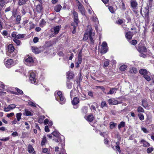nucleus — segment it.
<instances>
[{"mask_svg": "<svg viewBox=\"0 0 154 154\" xmlns=\"http://www.w3.org/2000/svg\"><path fill=\"white\" fill-rule=\"evenodd\" d=\"M14 50V47L13 45L12 44H9L6 49L7 55L10 57H14L15 55L13 53Z\"/></svg>", "mask_w": 154, "mask_h": 154, "instance_id": "obj_1", "label": "nucleus"}, {"mask_svg": "<svg viewBox=\"0 0 154 154\" xmlns=\"http://www.w3.org/2000/svg\"><path fill=\"white\" fill-rule=\"evenodd\" d=\"M57 94V96L56 97V100L61 104L65 103L66 101V99L63 95L62 92L59 91H58Z\"/></svg>", "mask_w": 154, "mask_h": 154, "instance_id": "obj_2", "label": "nucleus"}, {"mask_svg": "<svg viewBox=\"0 0 154 154\" xmlns=\"http://www.w3.org/2000/svg\"><path fill=\"white\" fill-rule=\"evenodd\" d=\"M24 62L27 65L31 66L34 63L32 57L30 56H26L24 58Z\"/></svg>", "mask_w": 154, "mask_h": 154, "instance_id": "obj_3", "label": "nucleus"}, {"mask_svg": "<svg viewBox=\"0 0 154 154\" xmlns=\"http://www.w3.org/2000/svg\"><path fill=\"white\" fill-rule=\"evenodd\" d=\"M29 79L31 83L35 85L37 84L35 79V74L34 72H32L30 73Z\"/></svg>", "mask_w": 154, "mask_h": 154, "instance_id": "obj_4", "label": "nucleus"}, {"mask_svg": "<svg viewBox=\"0 0 154 154\" xmlns=\"http://www.w3.org/2000/svg\"><path fill=\"white\" fill-rule=\"evenodd\" d=\"M137 51L140 53H146L147 51V49L146 47L142 45V44H139L137 47H136Z\"/></svg>", "mask_w": 154, "mask_h": 154, "instance_id": "obj_5", "label": "nucleus"}, {"mask_svg": "<svg viewBox=\"0 0 154 154\" xmlns=\"http://www.w3.org/2000/svg\"><path fill=\"white\" fill-rule=\"evenodd\" d=\"M149 8H148L146 7H145L144 10V17L146 22L148 23L149 21Z\"/></svg>", "mask_w": 154, "mask_h": 154, "instance_id": "obj_6", "label": "nucleus"}, {"mask_svg": "<svg viewBox=\"0 0 154 154\" xmlns=\"http://www.w3.org/2000/svg\"><path fill=\"white\" fill-rule=\"evenodd\" d=\"M61 28V26L59 25L54 27L51 29L52 32H54L53 34L54 35L57 34L59 32L60 29Z\"/></svg>", "mask_w": 154, "mask_h": 154, "instance_id": "obj_7", "label": "nucleus"}, {"mask_svg": "<svg viewBox=\"0 0 154 154\" xmlns=\"http://www.w3.org/2000/svg\"><path fill=\"white\" fill-rule=\"evenodd\" d=\"M78 9L83 15H85V10L83 5L81 3L79 2L78 5Z\"/></svg>", "mask_w": 154, "mask_h": 154, "instance_id": "obj_8", "label": "nucleus"}, {"mask_svg": "<svg viewBox=\"0 0 154 154\" xmlns=\"http://www.w3.org/2000/svg\"><path fill=\"white\" fill-rule=\"evenodd\" d=\"M79 102V99L77 97H75L73 98V100L72 101V103L74 106L73 108L75 109H77L78 108L79 106L76 105L78 104Z\"/></svg>", "mask_w": 154, "mask_h": 154, "instance_id": "obj_9", "label": "nucleus"}, {"mask_svg": "<svg viewBox=\"0 0 154 154\" xmlns=\"http://www.w3.org/2000/svg\"><path fill=\"white\" fill-rule=\"evenodd\" d=\"M72 14L73 16V22L72 23H79V20L77 13L76 11H73Z\"/></svg>", "mask_w": 154, "mask_h": 154, "instance_id": "obj_10", "label": "nucleus"}, {"mask_svg": "<svg viewBox=\"0 0 154 154\" xmlns=\"http://www.w3.org/2000/svg\"><path fill=\"white\" fill-rule=\"evenodd\" d=\"M108 102L109 105H116L121 103L120 102H119L114 98L109 99L108 100Z\"/></svg>", "mask_w": 154, "mask_h": 154, "instance_id": "obj_11", "label": "nucleus"}, {"mask_svg": "<svg viewBox=\"0 0 154 154\" xmlns=\"http://www.w3.org/2000/svg\"><path fill=\"white\" fill-rule=\"evenodd\" d=\"M14 61L12 59H10L7 60L5 62V66L6 67L9 68L13 65Z\"/></svg>", "mask_w": 154, "mask_h": 154, "instance_id": "obj_12", "label": "nucleus"}, {"mask_svg": "<svg viewBox=\"0 0 154 154\" xmlns=\"http://www.w3.org/2000/svg\"><path fill=\"white\" fill-rule=\"evenodd\" d=\"M92 29L91 27L89 30L87 31L84 34L83 40L84 41L87 40L89 37L90 34H92Z\"/></svg>", "mask_w": 154, "mask_h": 154, "instance_id": "obj_13", "label": "nucleus"}, {"mask_svg": "<svg viewBox=\"0 0 154 154\" xmlns=\"http://www.w3.org/2000/svg\"><path fill=\"white\" fill-rule=\"evenodd\" d=\"M15 89L17 92L11 91V93L15 95H23V91L17 88H15Z\"/></svg>", "mask_w": 154, "mask_h": 154, "instance_id": "obj_14", "label": "nucleus"}, {"mask_svg": "<svg viewBox=\"0 0 154 154\" xmlns=\"http://www.w3.org/2000/svg\"><path fill=\"white\" fill-rule=\"evenodd\" d=\"M28 152L30 153H32V154H35V151L34 150V149L32 146L31 144H29L27 147Z\"/></svg>", "mask_w": 154, "mask_h": 154, "instance_id": "obj_15", "label": "nucleus"}, {"mask_svg": "<svg viewBox=\"0 0 154 154\" xmlns=\"http://www.w3.org/2000/svg\"><path fill=\"white\" fill-rule=\"evenodd\" d=\"M66 78L68 80L72 79L74 77V74L72 72H68L66 73Z\"/></svg>", "mask_w": 154, "mask_h": 154, "instance_id": "obj_16", "label": "nucleus"}, {"mask_svg": "<svg viewBox=\"0 0 154 154\" xmlns=\"http://www.w3.org/2000/svg\"><path fill=\"white\" fill-rule=\"evenodd\" d=\"M42 4H38L36 7V10L38 13H41L42 12L43 8Z\"/></svg>", "mask_w": 154, "mask_h": 154, "instance_id": "obj_17", "label": "nucleus"}, {"mask_svg": "<svg viewBox=\"0 0 154 154\" xmlns=\"http://www.w3.org/2000/svg\"><path fill=\"white\" fill-rule=\"evenodd\" d=\"M109 88L110 89L109 91L108 92H106V94H105L108 95L110 94H112L114 93H116V91L117 90V88H115L109 87Z\"/></svg>", "mask_w": 154, "mask_h": 154, "instance_id": "obj_18", "label": "nucleus"}, {"mask_svg": "<svg viewBox=\"0 0 154 154\" xmlns=\"http://www.w3.org/2000/svg\"><path fill=\"white\" fill-rule=\"evenodd\" d=\"M94 116L92 114H90L86 117V119L88 122H91L94 119Z\"/></svg>", "mask_w": 154, "mask_h": 154, "instance_id": "obj_19", "label": "nucleus"}, {"mask_svg": "<svg viewBox=\"0 0 154 154\" xmlns=\"http://www.w3.org/2000/svg\"><path fill=\"white\" fill-rule=\"evenodd\" d=\"M142 106L145 108H147L149 107L148 102L147 100L143 99L142 101Z\"/></svg>", "mask_w": 154, "mask_h": 154, "instance_id": "obj_20", "label": "nucleus"}, {"mask_svg": "<svg viewBox=\"0 0 154 154\" xmlns=\"http://www.w3.org/2000/svg\"><path fill=\"white\" fill-rule=\"evenodd\" d=\"M133 36L132 33L130 32H126L125 34V37L128 40H130L131 39Z\"/></svg>", "mask_w": 154, "mask_h": 154, "instance_id": "obj_21", "label": "nucleus"}, {"mask_svg": "<svg viewBox=\"0 0 154 154\" xmlns=\"http://www.w3.org/2000/svg\"><path fill=\"white\" fill-rule=\"evenodd\" d=\"M79 23H71V25L72 26H73V31H72V33L73 34H74L76 32V28L78 26Z\"/></svg>", "mask_w": 154, "mask_h": 154, "instance_id": "obj_22", "label": "nucleus"}, {"mask_svg": "<svg viewBox=\"0 0 154 154\" xmlns=\"http://www.w3.org/2000/svg\"><path fill=\"white\" fill-rule=\"evenodd\" d=\"M29 0H19L18 3V5L21 6L26 4V2Z\"/></svg>", "mask_w": 154, "mask_h": 154, "instance_id": "obj_23", "label": "nucleus"}, {"mask_svg": "<svg viewBox=\"0 0 154 154\" xmlns=\"http://www.w3.org/2000/svg\"><path fill=\"white\" fill-rule=\"evenodd\" d=\"M95 35V33L94 32H92V34H90L89 35V39L90 41V42L91 43L94 44V41L93 40V39L92 37V36H94Z\"/></svg>", "mask_w": 154, "mask_h": 154, "instance_id": "obj_24", "label": "nucleus"}, {"mask_svg": "<svg viewBox=\"0 0 154 154\" xmlns=\"http://www.w3.org/2000/svg\"><path fill=\"white\" fill-rule=\"evenodd\" d=\"M62 8V6L60 5H57L54 8V11L57 12H59Z\"/></svg>", "mask_w": 154, "mask_h": 154, "instance_id": "obj_25", "label": "nucleus"}, {"mask_svg": "<svg viewBox=\"0 0 154 154\" xmlns=\"http://www.w3.org/2000/svg\"><path fill=\"white\" fill-rule=\"evenodd\" d=\"M139 72L140 74L144 75L148 74L147 70L145 69H142L139 70Z\"/></svg>", "mask_w": 154, "mask_h": 154, "instance_id": "obj_26", "label": "nucleus"}, {"mask_svg": "<svg viewBox=\"0 0 154 154\" xmlns=\"http://www.w3.org/2000/svg\"><path fill=\"white\" fill-rule=\"evenodd\" d=\"M72 83L69 80H67L66 82V87L69 89H70L72 88Z\"/></svg>", "mask_w": 154, "mask_h": 154, "instance_id": "obj_27", "label": "nucleus"}, {"mask_svg": "<svg viewBox=\"0 0 154 154\" xmlns=\"http://www.w3.org/2000/svg\"><path fill=\"white\" fill-rule=\"evenodd\" d=\"M16 17V18L15 20L16 23L17 25H18L20 23V21L21 20V16L20 15H18Z\"/></svg>", "mask_w": 154, "mask_h": 154, "instance_id": "obj_28", "label": "nucleus"}, {"mask_svg": "<svg viewBox=\"0 0 154 154\" xmlns=\"http://www.w3.org/2000/svg\"><path fill=\"white\" fill-rule=\"evenodd\" d=\"M77 91L75 89L72 90L70 92V96L71 98L76 96Z\"/></svg>", "mask_w": 154, "mask_h": 154, "instance_id": "obj_29", "label": "nucleus"}, {"mask_svg": "<svg viewBox=\"0 0 154 154\" xmlns=\"http://www.w3.org/2000/svg\"><path fill=\"white\" fill-rule=\"evenodd\" d=\"M81 112L83 114H86L88 112V109L87 107H83L81 109Z\"/></svg>", "mask_w": 154, "mask_h": 154, "instance_id": "obj_30", "label": "nucleus"}, {"mask_svg": "<svg viewBox=\"0 0 154 154\" xmlns=\"http://www.w3.org/2000/svg\"><path fill=\"white\" fill-rule=\"evenodd\" d=\"M125 126V123L124 122H121L118 125L119 129L120 130L121 128H123Z\"/></svg>", "mask_w": 154, "mask_h": 154, "instance_id": "obj_31", "label": "nucleus"}, {"mask_svg": "<svg viewBox=\"0 0 154 154\" xmlns=\"http://www.w3.org/2000/svg\"><path fill=\"white\" fill-rule=\"evenodd\" d=\"M51 134L57 138H59L60 136V133L57 131H54L51 133Z\"/></svg>", "mask_w": 154, "mask_h": 154, "instance_id": "obj_32", "label": "nucleus"}, {"mask_svg": "<svg viewBox=\"0 0 154 154\" xmlns=\"http://www.w3.org/2000/svg\"><path fill=\"white\" fill-rule=\"evenodd\" d=\"M46 24V22L43 19H42L40 21L39 23V26L40 27H43Z\"/></svg>", "mask_w": 154, "mask_h": 154, "instance_id": "obj_33", "label": "nucleus"}, {"mask_svg": "<svg viewBox=\"0 0 154 154\" xmlns=\"http://www.w3.org/2000/svg\"><path fill=\"white\" fill-rule=\"evenodd\" d=\"M13 41L18 46H19L21 43L20 40L16 38H14Z\"/></svg>", "mask_w": 154, "mask_h": 154, "instance_id": "obj_34", "label": "nucleus"}, {"mask_svg": "<svg viewBox=\"0 0 154 154\" xmlns=\"http://www.w3.org/2000/svg\"><path fill=\"white\" fill-rule=\"evenodd\" d=\"M110 61L108 59L106 60L104 62L103 67L104 68L107 67L109 64Z\"/></svg>", "mask_w": 154, "mask_h": 154, "instance_id": "obj_35", "label": "nucleus"}, {"mask_svg": "<svg viewBox=\"0 0 154 154\" xmlns=\"http://www.w3.org/2000/svg\"><path fill=\"white\" fill-rule=\"evenodd\" d=\"M25 115L26 116H32L33 115L31 112L29 111L27 109H25Z\"/></svg>", "mask_w": 154, "mask_h": 154, "instance_id": "obj_36", "label": "nucleus"}, {"mask_svg": "<svg viewBox=\"0 0 154 154\" xmlns=\"http://www.w3.org/2000/svg\"><path fill=\"white\" fill-rule=\"evenodd\" d=\"M116 150L119 152H121V150L120 149V147L119 146L120 143L119 141H118L116 142Z\"/></svg>", "mask_w": 154, "mask_h": 154, "instance_id": "obj_37", "label": "nucleus"}, {"mask_svg": "<svg viewBox=\"0 0 154 154\" xmlns=\"http://www.w3.org/2000/svg\"><path fill=\"white\" fill-rule=\"evenodd\" d=\"M45 118V116H40L38 120V122L39 123H42Z\"/></svg>", "mask_w": 154, "mask_h": 154, "instance_id": "obj_38", "label": "nucleus"}, {"mask_svg": "<svg viewBox=\"0 0 154 154\" xmlns=\"http://www.w3.org/2000/svg\"><path fill=\"white\" fill-rule=\"evenodd\" d=\"M127 68V66L126 65H123L121 66L120 68L119 69L122 71H125Z\"/></svg>", "mask_w": 154, "mask_h": 154, "instance_id": "obj_39", "label": "nucleus"}, {"mask_svg": "<svg viewBox=\"0 0 154 154\" xmlns=\"http://www.w3.org/2000/svg\"><path fill=\"white\" fill-rule=\"evenodd\" d=\"M46 141H47V140H46V137H45V136H44L43 137L42 140L41 142V145L42 146L43 145H45V143L46 142Z\"/></svg>", "mask_w": 154, "mask_h": 154, "instance_id": "obj_40", "label": "nucleus"}, {"mask_svg": "<svg viewBox=\"0 0 154 154\" xmlns=\"http://www.w3.org/2000/svg\"><path fill=\"white\" fill-rule=\"evenodd\" d=\"M110 128L111 129H113L117 125V123L113 122H111L110 123Z\"/></svg>", "mask_w": 154, "mask_h": 154, "instance_id": "obj_41", "label": "nucleus"}, {"mask_svg": "<svg viewBox=\"0 0 154 154\" xmlns=\"http://www.w3.org/2000/svg\"><path fill=\"white\" fill-rule=\"evenodd\" d=\"M104 107H107V105L105 101H102L101 104V107L103 108Z\"/></svg>", "mask_w": 154, "mask_h": 154, "instance_id": "obj_42", "label": "nucleus"}, {"mask_svg": "<svg viewBox=\"0 0 154 154\" xmlns=\"http://www.w3.org/2000/svg\"><path fill=\"white\" fill-rule=\"evenodd\" d=\"M137 111L139 112H144V109L141 106H139L137 109Z\"/></svg>", "mask_w": 154, "mask_h": 154, "instance_id": "obj_43", "label": "nucleus"}, {"mask_svg": "<svg viewBox=\"0 0 154 154\" xmlns=\"http://www.w3.org/2000/svg\"><path fill=\"white\" fill-rule=\"evenodd\" d=\"M107 50L108 48L107 47H102L101 52L102 54H105L107 51Z\"/></svg>", "mask_w": 154, "mask_h": 154, "instance_id": "obj_44", "label": "nucleus"}, {"mask_svg": "<svg viewBox=\"0 0 154 154\" xmlns=\"http://www.w3.org/2000/svg\"><path fill=\"white\" fill-rule=\"evenodd\" d=\"M138 116L141 121H142L144 119V116L143 114L139 113L137 115Z\"/></svg>", "mask_w": 154, "mask_h": 154, "instance_id": "obj_45", "label": "nucleus"}, {"mask_svg": "<svg viewBox=\"0 0 154 154\" xmlns=\"http://www.w3.org/2000/svg\"><path fill=\"white\" fill-rule=\"evenodd\" d=\"M96 88H99L102 90L104 94H106V89L103 86H96Z\"/></svg>", "mask_w": 154, "mask_h": 154, "instance_id": "obj_46", "label": "nucleus"}, {"mask_svg": "<svg viewBox=\"0 0 154 154\" xmlns=\"http://www.w3.org/2000/svg\"><path fill=\"white\" fill-rule=\"evenodd\" d=\"M147 74H146L145 75H144L143 77L145 78V79L148 81H149L151 80V78Z\"/></svg>", "mask_w": 154, "mask_h": 154, "instance_id": "obj_47", "label": "nucleus"}, {"mask_svg": "<svg viewBox=\"0 0 154 154\" xmlns=\"http://www.w3.org/2000/svg\"><path fill=\"white\" fill-rule=\"evenodd\" d=\"M22 114L21 113H19L16 114V116L17 119V120L18 121H19L21 118Z\"/></svg>", "mask_w": 154, "mask_h": 154, "instance_id": "obj_48", "label": "nucleus"}, {"mask_svg": "<svg viewBox=\"0 0 154 154\" xmlns=\"http://www.w3.org/2000/svg\"><path fill=\"white\" fill-rule=\"evenodd\" d=\"M152 6V2L148 1V3L147 4L146 8H150Z\"/></svg>", "mask_w": 154, "mask_h": 154, "instance_id": "obj_49", "label": "nucleus"}, {"mask_svg": "<svg viewBox=\"0 0 154 154\" xmlns=\"http://www.w3.org/2000/svg\"><path fill=\"white\" fill-rule=\"evenodd\" d=\"M154 150V148L153 147H149L148 148L147 150V153H151Z\"/></svg>", "mask_w": 154, "mask_h": 154, "instance_id": "obj_50", "label": "nucleus"}, {"mask_svg": "<svg viewBox=\"0 0 154 154\" xmlns=\"http://www.w3.org/2000/svg\"><path fill=\"white\" fill-rule=\"evenodd\" d=\"M24 37V36L23 34H19L18 35H17V37L16 38L17 39H20V38H22Z\"/></svg>", "mask_w": 154, "mask_h": 154, "instance_id": "obj_51", "label": "nucleus"}, {"mask_svg": "<svg viewBox=\"0 0 154 154\" xmlns=\"http://www.w3.org/2000/svg\"><path fill=\"white\" fill-rule=\"evenodd\" d=\"M5 0H0V6L3 7L5 4Z\"/></svg>", "mask_w": 154, "mask_h": 154, "instance_id": "obj_52", "label": "nucleus"}, {"mask_svg": "<svg viewBox=\"0 0 154 154\" xmlns=\"http://www.w3.org/2000/svg\"><path fill=\"white\" fill-rule=\"evenodd\" d=\"M12 16L14 17H16L17 16V10L16 9L15 11H12Z\"/></svg>", "mask_w": 154, "mask_h": 154, "instance_id": "obj_53", "label": "nucleus"}, {"mask_svg": "<svg viewBox=\"0 0 154 154\" xmlns=\"http://www.w3.org/2000/svg\"><path fill=\"white\" fill-rule=\"evenodd\" d=\"M17 32H16L14 31L12 32L11 34V36L12 37L14 38H16L17 37Z\"/></svg>", "mask_w": 154, "mask_h": 154, "instance_id": "obj_54", "label": "nucleus"}, {"mask_svg": "<svg viewBox=\"0 0 154 154\" xmlns=\"http://www.w3.org/2000/svg\"><path fill=\"white\" fill-rule=\"evenodd\" d=\"M108 9L109 11L112 13L114 12V10L113 7L112 6H108Z\"/></svg>", "mask_w": 154, "mask_h": 154, "instance_id": "obj_55", "label": "nucleus"}, {"mask_svg": "<svg viewBox=\"0 0 154 154\" xmlns=\"http://www.w3.org/2000/svg\"><path fill=\"white\" fill-rule=\"evenodd\" d=\"M140 143H143V146L145 147H147L146 145V141L145 140L143 139H142L140 141Z\"/></svg>", "mask_w": 154, "mask_h": 154, "instance_id": "obj_56", "label": "nucleus"}, {"mask_svg": "<svg viewBox=\"0 0 154 154\" xmlns=\"http://www.w3.org/2000/svg\"><path fill=\"white\" fill-rule=\"evenodd\" d=\"M88 95L91 97L94 96V92L92 91H89L88 92Z\"/></svg>", "mask_w": 154, "mask_h": 154, "instance_id": "obj_57", "label": "nucleus"}, {"mask_svg": "<svg viewBox=\"0 0 154 154\" xmlns=\"http://www.w3.org/2000/svg\"><path fill=\"white\" fill-rule=\"evenodd\" d=\"M29 105L30 106H32L34 107H36V105L35 103L32 101H29L28 103Z\"/></svg>", "mask_w": 154, "mask_h": 154, "instance_id": "obj_58", "label": "nucleus"}, {"mask_svg": "<svg viewBox=\"0 0 154 154\" xmlns=\"http://www.w3.org/2000/svg\"><path fill=\"white\" fill-rule=\"evenodd\" d=\"M10 139L9 137H6V138H2L0 139V140L3 141H8Z\"/></svg>", "mask_w": 154, "mask_h": 154, "instance_id": "obj_59", "label": "nucleus"}, {"mask_svg": "<svg viewBox=\"0 0 154 154\" xmlns=\"http://www.w3.org/2000/svg\"><path fill=\"white\" fill-rule=\"evenodd\" d=\"M21 12L23 15H24L26 13V11L25 8H23L21 10Z\"/></svg>", "mask_w": 154, "mask_h": 154, "instance_id": "obj_60", "label": "nucleus"}, {"mask_svg": "<svg viewBox=\"0 0 154 154\" xmlns=\"http://www.w3.org/2000/svg\"><path fill=\"white\" fill-rule=\"evenodd\" d=\"M38 38L37 37H35L33 39V42L34 43H36L38 41Z\"/></svg>", "mask_w": 154, "mask_h": 154, "instance_id": "obj_61", "label": "nucleus"}, {"mask_svg": "<svg viewBox=\"0 0 154 154\" xmlns=\"http://www.w3.org/2000/svg\"><path fill=\"white\" fill-rule=\"evenodd\" d=\"M123 20L122 19H119L116 22L118 24L121 25L123 23Z\"/></svg>", "mask_w": 154, "mask_h": 154, "instance_id": "obj_62", "label": "nucleus"}, {"mask_svg": "<svg viewBox=\"0 0 154 154\" xmlns=\"http://www.w3.org/2000/svg\"><path fill=\"white\" fill-rule=\"evenodd\" d=\"M11 135L13 137H15L18 136V133L17 131H14L12 133Z\"/></svg>", "mask_w": 154, "mask_h": 154, "instance_id": "obj_63", "label": "nucleus"}, {"mask_svg": "<svg viewBox=\"0 0 154 154\" xmlns=\"http://www.w3.org/2000/svg\"><path fill=\"white\" fill-rule=\"evenodd\" d=\"M2 34L4 36H6L8 34V33L7 32V31L6 30H4L2 33Z\"/></svg>", "mask_w": 154, "mask_h": 154, "instance_id": "obj_64", "label": "nucleus"}]
</instances>
